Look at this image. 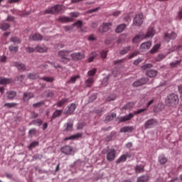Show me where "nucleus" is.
Here are the masks:
<instances>
[{"mask_svg":"<svg viewBox=\"0 0 182 182\" xmlns=\"http://www.w3.org/2000/svg\"><path fill=\"white\" fill-rule=\"evenodd\" d=\"M61 152L65 156H74L75 155V150H73V147L65 145L60 149Z\"/></svg>","mask_w":182,"mask_h":182,"instance_id":"20e7f679","label":"nucleus"},{"mask_svg":"<svg viewBox=\"0 0 182 182\" xmlns=\"http://www.w3.org/2000/svg\"><path fill=\"white\" fill-rule=\"evenodd\" d=\"M11 42H13V43H16V45H19L21 43V39L18 37H11L10 38Z\"/></svg>","mask_w":182,"mask_h":182,"instance_id":"a19ab883","label":"nucleus"},{"mask_svg":"<svg viewBox=\"0 0 182 182\" xmlns=\"http://www.w3.org/2000/svg\"><path fill=\"white\" fill-rule=\"evenodd\" d=\"M134 130L133 127H124L121 128L120 132L121 133H132Z\"/></svg>","mask_w":182,"mask_h":182,"instance_id":"a211bd4d","label":"nucleus"},{"mask_svg":"<svg viewBox=\"0 0 182 182\" xmlns=\"http://www.w3.org/2000/svg\"><path fill=\"white\" fill-rule=\"evenodd\" d=\"M159 161L160 164L163 165V164H166V163H167L168 159L164 155H160L159 156Z\"/></svg>","mask_w":182,"mask_h":182,"instance_id":"7c9ffc66","label":"nucleus"},{"mask_svg":"<svg viewBox=\"0 0 182 182\" xmlns=\"http://www.w3.org/2000/svg\"><path fill=\"white\" fill-rule=\"evenodd\" d=\"M28 39L29 41H42V39H43V36H42V35H41L40 33H36L30 36Z\"/></svg>","mask_w":182,"mask_h":182,"instance_id":"ddd939ff","label":"nucleus"},{"mask_svg":"<svg viewBox=\"0 0 182 182\" xmlns=\"http://www.w3.org/2000/svg\"><path fill=\"white\" fill-rule=\"evenodd\" d=\"M35 50L36 52H38V53H45V52L48 51V48L46 46H37L35 48Z\"/></svg>","mask_w":182,"mask_h":182,"instance_id":"6ab92c4d","label":"nucleus"},{"mask_svg":"<svg viewBox=\"0 0 182 182\" xmlns=\"http://www.w3.org/2000/svg\"><path fill=\"white\" fill-rule=\"evenodd\" d=\"M127 26H126V24L124 23H122V24H120L119 25L116 29H115V32L117 33H122V32H123V31H124V29H126Z\"/></svg>","mask_w":182,"mask_h":182,"instance_id":"aec40b11","label":"nucleus"},{"mask_svg":"<svg viewBox=\"0 0 182 182\" xmlns=\"http://www.w3.org/2000/svg\"><path fill=\"white\" fill-rule=\"evenodd\" d=\"M116 100V95L111 94L109 96L107 97V102H113V100Z\"/></svg>","mask_w":182,"mask_h":182,"instance_id":"de8ad7c7","label":"nucleus"},{"mask_svg":"<svg viewBox=\"0 0 182 182\" xmlns=\"http://www.w3.org/2000/svg\"><path fill=\"white\" fill-rule=\"evenodd\" d=\"M177 38V34L174 32H171V33H166L164 39L166 42H170V41L176 39Z\"/></svg>","mask_w":182,"mask_h":182,"instance_id":"9d476101","label":"nucleus"},{"mask_svg":"<svg viewBox=\"0 0 182 182\" xmlns=\"http://www.w3.org/2000/svg\"><path fill=\"white\" fill-rule=\"evenodd\" d=\"M80 137H82V134L78 133V134H76L75 135H72L70 136L65 138V141H68V140H75V139H79Z\"/></svg>","mask_w":182,"mask_h":182,"instance_id":"c85d7f7f","label":"nucleus"},{"mask_svg":"<svg viewBox=\"0 0 182 182\" xmlns=\"http://www.w3.org/2000/svg\"><path fill=\"white\" fill-rule=\"evenodd\" d=\"M7 95V99H14L15 96H16V92L14 91H8L6 92Z\"/></svg>","mask_w":182,"mask_h":182,"instance_id":"e433bc0d","label":"nucleus"},{"mask_svg":"<svg viewBox=\"0 0 182 182\" xmlns=\"http://www.w3.org/2000/svg\"><path fill=\"white\" fill-rule=\"evenodd\" d=\"M11 28V26L8 23H0V29H2V31H8Z\"/></svg>","mask_w":182,"mask_h":182,"instance_id":"c756f323","label":"nucleus"},{"mask_svg":"<svg viewBox=\"0 0 182 182\" xmlns=\"http://www.w3.org/2000/svg\"><path fill=\"white\" fill-rule=\"evenodd\" d=\"M14 66L17 68L18 70H25V69H26V67L25 66V65L19 62H16L14 63Z\"/></svg>","mask_w":182,"mask_h":182,"instance_id":"b1692460","label":"nucleus"},{"mask_svg":"<svg viewBox=\"0 0 182 182\" xmlns=\"http://www.w3.org/2000/svg\"><path fill=\"white\" fill-rule=\"evenodd\" d=\"M143 14H136L134 18L133 25H134V26H141V25H143Z\"/></svg>","mask_w":182,"mask_h":182,"instance_id":"423d86ee","label":"nucleus"},{"mask_svg":"<svg viewBox=\"0 0 182 182\" xmlns=\"http://www.w3.org/2000/svg\"><path fill=\"white\" fill-rule=\"evenodd\" d=\"M93 83H95V78L93 77H90L85 80V87H92Z\"/></svg>","mask_w":182,"mask_h":182,"instance_id":"4468645a","label":"nucleus"},{"mask_svg":"<svg viewBox=\"0 0 182 182\" xmlns=\"http://www.w3.org/2000/svg\"><path fill=\"white\" fill-rule=\"evenodd\" d=\"M134 117V114L130 113L124 117H121L119 118V123H124V122H129V120Z\"/></svg>","mask_w":182,"mask_h":182,"instance_id":"9b49d317","label":"nucleus"},{"mask_svg":"<svg viewBox=\"0 0 182 182\" xmlns=\"http://www.w3.org/2000/svg\"><path fill=\"white\" fill-rule=\"evenodd\" d=\"M164 58H166V56H164V55H159L156 58V60L158 62H160L161 60H163L164 59Z\"/></svg>","mask_w":182,"mask_h":182,"instance_id":"69168bd1","label":"nucleus"},{"mask_svg":"<svg viewBox=\"0 0 182 182\" xmlns=\"http://www.w3.org/2000/svg\"><path fill=\"white\" fill-rule=\"evenodd\" d=\"M136 173H143L144 171V166L143 165H137L135 168Z\"/></svg>","mask_w":182,"mask_h":182,"instance_id":"58836bf2","label":"nucleus"},{"mask_svg":"<svg viewBox=\"0 0 182 182\" xmlns=\"http://www.w3.org/2000/svg\"><path fill=\"white\" fill-rule=\"evenodd\" d=\"M7 22H14L15 21V17L12 16H9L6 18Z\"/></svg>","mask_w":182,"mask_h":182,"instance_id":"0e129e2a","label":"nucleus"},{"mask_svg":"<svg viewBox=\"0 0 182 182\" xmlns=\"http://www.w3.org/2000/svg\"><path fill=\"white\" fill-rule=\"evenodd\" d=\"M146 75L149 77H154L155 76H157V71L154 70H150L146 72Z\"/></svg>","mask_w":182,"mask_h":182,"instance_id":"f704fd0d","label":"nucleus"},{"mask_svg":"<svg viewBox=\"0 0 182 182\" xmlns=\"http://www.w3.org/2000/svg\"><path fill=\"white\" fill-rule=\"evenodd\" d=\"M116 159V149H110L107 151V160L108 161H113Z\"/></svg>","mask_w":182,"mask_h":182,"instance_id":"0eeeda50","label":"nucleus"},{"mask_svg":"<svg viewBox=\"0 0 182 182\" xmlns=\"http://www.w3.org/2000/svg\"><path fill=\"white\" fill-rule=\"evenodd\" d=\"M178 19H182V9L178 12Z\"/></svg>","mask_w":182,"mask_h":182,"instance_id":"774afa93","label":"nucleus"},{"mask_svg":"<svg viewBox=\"0 0 182 182\" xmlns=\"http://www.w3.org/2000/svg\"><path fill=\"white\" fill-rule=\"evenodd\" d=\"M77 79H80V75H75V76L71 77L70 79L67 82V83H75Z\"/></svg>","mask_w":182,"mask_h":182,"instance_id":"4c0bfd02","label":"nucleus"},{"mask_svg":"<svg viewBox=\"0 0 182 182\" xmlns=\"http://www.w3.org/2000/svg\"><path fill=\"white\" fill-rule=\"evenodd\" d=\"M28 79H31L32 80H35L36 79H40L39 74L36 73H31L28 75Z\"/></svg>","mask_w":182,"mask_h":182,"instance_id":"bb28decb","label":"nucleus"},{"mask_svg":"<svg viewBox=\"0 0 182 182\" xmlns=\"http://www.w3.org/2000/svg\"><path fill=\"white\" fill-rule=\"evenodd\" d=\"M96 72H97V68H93L92 70H89L87 75V76H90V77H93V76L96 75Z\"/></svg>","mask_w":182,"mask_h":182,"instance_id":"ea45409f","label":"nucleus"},{"mask_svg":"<svg viewBox=\"0 0 182 182\" xmlns=\"http://www.w3.org/2000/svg\"><path fill=\"white\" fill-rule=\"evenodd\" d=\"M63 112V110H62V109L55 110L51 117V120H54V119H56V117H60V116L62 114Z\"/></svg>","mask_w":182,"mask_h":182,"instance_id":"5701e85b","label":"nucleus"},{"mask_svg":"<svg viewBox=\"0 0 182 182\" xmlns=\"http://www.w3.org/2000/svg\"><path fill=\"white\" fill-rule=\"evenodd\" d=\"M23 99H24V100H29V99H32V97H33V93H32V92H25L24 94H23Z\"/></svg>","mask_w":182,"mask_h":182,"instance_id":"c9c22d12","label":"nucleus"},{"mask_svg":"<svg viewBox=\"0 0 182 182\" xmlns=\"http://www.w3.org/2000/svg\"><path fill=\"white\" fill-rule=\"evenodd\" d=\"M143 85H146V80L144 79H141L133 83V86H134V87H139V86H143Z\"/></svg>","mask_w":182,"mask_h":182,"instance_id":"4be33fe9","label":"nucleus"},{"mask_svg":"<svg viewBox=\"0 0 182 182\" xmlns=\"http://www.w3.org/2000/svg\"><path fill=\"white\" fill-rule=\"evenodd\" d=\"M85 126H86V124H85V122H81V123L78 124L77 129V130H82V129H83V127H85Z\"/></svg>","mask_w":182,"mask_h":182,"instance_id":"bf43d9fd","label":"nucleus"},{"mask_svg":"<svg viewBox=\"0 0 182 182\" xmlns=\"http://www.w3.org/2000/svg\"><path fill=\"white\" fill-rule=\"evenodd\" d=\"M58 22H62L63 23H66L68 22H72L73 18L67 16H60L58 18Z\"/></svg>","mask_w":182,"mask_h":182,"instance_id":"dca6fc26","label":"nucleus"},{"mask_svg":"<svg viewBox=\"0 0 182 182\" xmlns=\"http://www.w3.org/2000/svg\"><path fill=\"white\" fill-rule=\"evenodd\" d=\"M23 79H25V76L24 75H18L16 77V80H18V82H23Z\"/></svg>","mask_w":182,"mask_h":182,"instance_id":"e2e57ef3","label":"nucleus"},{"mask_svg":"<svg viewBox=\"0 0 182 182\" xmlns=\"http://www.w3.org/2000/svg\"><path fill=\"white\" fill-rule=\"evenodd\" d=\"M146 181H149L148 176H141L138 178V182H146Z\"/></svg>","mask_w":182,"mask_h":182,"instance_id":"49530a36","label":"nucleus"},{"mask_svg":"<svg viewBox=\"0 0 182 182\" xmlns=\"http://www.w3.org/2000/svg\"><path fill=\"white\" fill-rule=\"evenodd\" d=\"M116 113H112L111 114L109 115H107L106 117H105V122H112V120H114V118H116Z\"/></svg>","mask_w":182,"mask_h":182,"instance_id":"473e14b6","label":"nucleus"},{"mask_svg":"<svg viewBox=\"0 0 182 182\" xmlns=\"http://www.w3.org/2000/svg\"><path fill=\"white\" fill-rule=\"evenodd\" d=\"M137 55H139V51H134L131 55H129V59H133V58L137 56Z\"/></svg>","mask_w":182,"mask_h":182,"instance_id":"052dcab7","label":"nucleus"},{"mask_svg":"<svg viewBox=\"0 0 182 182\" xmlns=\"http://www.w3.org/2000/svg\"><path fill=\"white\" fill-rule=\"evenodd\" d=\"M133 106H134V104L133 102H129L126 105L124 106V109H133Z\"/></svg>","mask_w":182,"mask_h":182,"instance_id":"3c124183","label":"nucleus"},{"mask_svg":"<svg viewBox=\"0 0 182 182\" xmlns=\"http://www.w3.org/2000/svg\"><path fill=\"white\" fill-rule=\"evenodd\" d=\"M146 111H147V108H143L141 109H138L134 112V114H140V113H143V112H146Z\"/></svg>","mask_w":182,"mask_h":182,"instance_id":"4d7b16f0","label":"nucleus"},{"mask_svg":"<svg viewBox=\"0 0 182 182\" xmlns=\"http://www.w3.org/2000/svg\"><path fill=\"white\" fill-rule=\"evenodd\" d=\"M36 146H39V141H33V142H32L28 146V149H29L30 150H32V149H33V147H36Z\"/></svg>","mask_w":182,"mask_h":182,"instance_id":"09e8293b","label":"nucleus"},{"mask_svg":"<svg viewBox=\"0 0 182 182\" xmlns=\"http://www.w3.org/2000/svg\"><path fill=\"white\" fill-rule=\"evenodd\" d=\"M9 49L10 50V52H18L19 47L18 46H10L9 47Z\"/></svg>","mask_w":182,"mask_h":182,"instance_id":"603ef678","label":"nucleus"},{"mask_svg":"<svg viewBox=\"0 0 182 182\" xmlns=\"http://www.w3.org/2000/svg\"><path fill=\"white\" fill-rule=\"evenodd\" d=\"M154 36V28L153 27H150L148 28L146 34L144 35L143 33H139L136 35V36L132 39V42L134 43H139V42H141L143 39H147V38H153Z\"/></svg>","mask_w":182,"mask_h":182,"instance_id":"f257e3e1","label":"nucleus"},{"mask_svg":"<svg viewBox=\"0 0 182 182\" xmlns=\"http://www.w3.org/2000/svg\"><path fill=\"white\" fill-rule=\"evenodd\" d=\"M71 51L69 50H60L58 52V56L60 58V62L63 63H69L70 62V58H69V53Z\"/></svg>","mask_w":182,"mask_h":182,"instance_id":"7ed1b4c3","label":"nucleus"},{"mask_svg":"<svg viewBox=\"0 0 182 182\" xmlns=\"http://www.w3.org/2000/svg\"><path fill=\"white\" fill-rule=\"evenodd\" d=\"M100 56H101L102 59H106V58H107V51L102 50L100 53Z\"/></svg>","mask_w":182,"mask_h":182,"instance_id":"864d4df0","label":"nucleus"},{"mask_svg":"<svg viewBox=\"0 0 182 182\" xmlns=\"http://www.w3.org/2000/svg\"><path fill=\"white\" fill-rule=\"evenodd\" d=\"M73 130V123L68 122L65 124V132H72Z\"/></svg>","mask_w":182,"mask_h":182,"instance_id":"2f4dec72","label":"nucleus"},{"mask_svg":"<svg viewBox=\"0 0 182 182\" xmlns=\"http://www.w3.org/2000/svg\"><path fill=\"white\" fill-rule=\"evenodd\" d=\"M178 102H180V100L178 99V95L174 93L169 94L165 100L166 105L172 107L177 106V105H178Z\"/></svg>","mask_w":182,"mask_h":182,"instance_id":"f03ea898","label":"nucleus"},{"mask_svg":"<svg viewBox=\"0 0 182 182\" xmlns=\"http://www.w3.org/2000/svg\"><path fill=\"white\" fill-rule=\"evenodd\" d=\"M62 11V5L57 4L50 9H46L44 11V14H50L53 15V14H58Z\"/></svg>","mask_w":182,"mask_h":182,"instance_id":"39448f33","label":"nucleus"},{"mask_svg":"<svg viewBox=\"0 0 182 182\" xmlns=\"http://www.w3.org/2000/svg\"><path fill=\"white\" fill-rule=\"evenodd\" d=\"M70 57L72 58L73 60H82V59H85V58H86V55H85L84 52H77L72 53Z\"/></svg>","mask_w":182,"mask_h":182,"instance_id":"6e6552de","label":"nucleus"},{"mask_svg":"<svg viewBox=\"0 0 182 182\" xmlns=\"http://www.w3.org/2000/svg\"><path fill=\"white\" fill-rule=\"evenodd\" d=\"M76 107H77V106L75 103L68 105L65 109L67 114H72V113L76 110Z\"/></svg>","mask_w":182,"mask_h":182,"instance_id":"f8f14e48","label":"nucleus"},{"mask_svg":"<svg viewBox=\"0 0 182 182\" xmlns=\"http://www.w3.org/2000/svg\"><path fill=\"white\" fill-rule=\"evenodd\" d=\"M155 123H156V119H149L146 122H145L144 127L145 129H151V127H153Z\"/></svg>","mask_w":182,"mask_h":182,"instance_id":"2eb2a0df","label":"nucleus"},{"mask_svg":"<svg viewBox=\"0 0 182 182\" xmlns=\"http://www.w3.org/2000/svg\"><path fill=\"white\" fill-rule=\"evenodd\" d=\"M9 83H12L11 79L0 77V85H9Z\"/></svg>","mask_w":182,"mask_h":182,"instance_id":"393cba45","label":"nucleus"},{"mask_svg":"<svg viewBox=\"0 0 182 182\" xmlns=\"http://www.w3.org/2000/svg\"><path fill=\"white\" fill-rule=\"evenodd\" d=\"M130 157V155H129V154H125L124 155H122L117 160V164H120V163H123V161H126V160H127V158Z\"/></svg>","mask_w":182,"mask_h":182,"instance_id":"412c9836","label":"nucleus"},{"mask_svg":"<svg viewBox=\"0 0 182 182\" xmlns=\"http://www.w3.org/2000/svg\"><path fill=\"white\" fill-rule=\"evenodd\" d=\"M74 25L77 28H82L83 23L82 22V21L79 20L77 22H75Z\"/></svg>","mask_w":182,"mask_h":182,"instance_id":"13d9d810","label":"nucleus"},{"mask_svg":"<svg viewBox=\"0 0 182 182\" xmlns=\"http://www.w3.org/2000/svg\"><path fill=\"white\" fill-rule=\"evenodd\" d=\"M37 133H38V131H36V129H35V128L30 129L28 132V134L31 136H35V134H36Z\"/></svg>","mask_w":182,"mask_h":182,"instance_id":"6e6d98bb","label":"nucleus"},{"mask_svg":"<svg viewBox=\"0 0 182 182\" xmlns=\"http://www.w3.org/2000/svg\"><path fill=\"white\" fill-rule=\"evenodd\" d=\"M160 49V44L155 45L152 49H151L150 53H156Z\"/></svg>","mask_w":182,"mask_h":182,"instance_id":"c03bdc74","label":"nucleus"},{"mask_svg":"<svg viewBox=\"0 0 182 182\" xmlns=\"http://www.w3.org/2000/svg\"><path fill=\"white\" fill-rule=\"evenodd\" d=\"M40 79H41V80H44L45 82H48L50 83H52V82H53V80H55V78H53V77H41Z\"/></svg>","mask_w":182,"mask_h":182,"instance_id":"37998d69","label":"nucleus"},{"mask_svg":"<svg viewBox=\"0 0 182 182\" xmlns=\"http://www.w3.org/2000/svg\"><path fill=\"white\" fill-rule=\"evenodd\" d=\"M99 55L97 52L93 51L90 54V57L88 58L89 63H91V62H93L95 60V58H96Z\"/></svg>","mask_w":182,"mask_h":182,"instance_id":"cd10ccee","label":"nucleus"},{"mask_svg":"<svg viewBox=\"0 0 182 182\" xmlns=\"http://www.w3.org/2000/svg\"><path fill=\"white\" fill-rule=\"evenodd\" d=\"M43 123V122L42 121V119H34L32 121V124H34L36 126H42V124Z\"/></svg>","mask_w":182,"mask_h":182,"instance_id":"79ce46f5","label":"nucleus"},{"mask_svg":"<svg viewBox=\"0 0 182 182\" xmlns=\"http://www.w3.org/2000/svg\"><path fill=\"white\" fill-rule=\"evenodd\" d=\"M44 104L45 102H43V101H41V102L33 104V106L34 107H41V106H42V105H44Z\"/></svg>","mask_w":182,"mask_h":182,"instance_id":"680f3d73","label":"nucleus"},{"mask_svg":"<svg viewBox=\"0 0 182 182\" xmlns=\"http://www.w3.org/2000/svg\"><path fill=\"white\" fill-rule=\"evenodd\" d=\"M15 106H18V104L15 102H11V103H6L4 104L5 107H9V109H11L12 107H15Z\"/></svg>","mask_w":182,"mask_h":182,"instance_id":"8fccbe9b","label":"nucleus"},{"mask_svg":"<svg viewBox=\"0 0 182 182\" xmlns=\"http://www.w3.org/2000/svg\"><path fill=\"white\" fill-rule=\"evenodd\" d=\"M112 28V23H104L102 26L100 28V32L103 33L105 32H108Z\"/></svg>","mask_w":182,"mask_h":182,"instance_id":"1a4fd4ad","label":"nucleus"},{"mask_svg":"<svg viewBox=\"0 0 182 182\" xmlns=\"http://www.w3.org/2000/svg\"><path fill=\"white\" fill-rule=\"evenodd\" d=\"M181 63V60H176V62L169 64L170 68H177Z\"/></svg>","mask_w":182,"mask_h":182,"instance_id":"a18cd8bd","label":"nucleus"},{"mask_svg":"<svg viewBox=\"0 0 182 182\" xmlns=\"http://www.w3.org/2000/svg\"><path fill=\"white\" fill-rule=\"evenodd\" d=\"M150 48H151V41L142 43L140 46V49H143L144 50L150 49Z\"/></svg>","mask_w":182,"mask_h":182,"instance_id":"f3484780","label":"nucleus"},{"mask_svg":"<svg viewBox=\"0 0 182 182\" xmlns=\"http://www.w3.org/2000/svg\"><path fill=\"white\" fill-rule=\"evenodd\" d=\"M26 52H28V53H33V52H35V48L28 46V47H26Z\"/></svg>","mask_w":182,"mask_h":182,"instance_id":"5fc2aeb1","label":"nucleus"},{"mask_svg":"<svg viewBox=\"0 0 182 182\" xmlns=\"http://www.w3.org/2000/svg\"><path fill=\"white\" fill-rule=\"evenodd\" d=\"M69 102V99H68V98H63V100H60V101H58V102H57V106L58 107H62V106L63 105H65V103H68Z\"/></svg>","mask_w":182,"mask_h":182,"instance_id":"72a5a7b5","label":"nucleus"},{"mask_svg":"<svg viewBox=\"0 0 182 182\" xmlns=\"http://www.w3.org/2000/svg\"><path fill=\"white\" fill-rule=\"evenodd\" d=\"M131 49H132V46H130L124 47L122 50H119V54L120 55H126V53L130 52Z\"/></svg>","mask_w":182,"mask_h":182,"instance_id":"a878e982","label":"nucleus"},{"mask_svg":"<svg viewBox=\"0 0 182 182\" xmlns=\"http://www.w3.org/2000/svg\"><path fill=\"white\" fill-rule=\"evenodd\" d=\"M70 15L72 18H77V16H79V13L73 12V13H70Z\"/></svg>","mask_w":182,"mask_h":182,"instance_id":"338daca9","label":"nucleus"}]
</instances>
